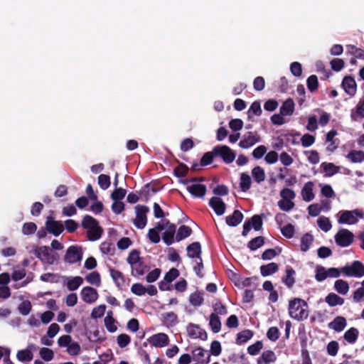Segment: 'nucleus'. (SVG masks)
Masks as SVG:
<instances>
[{
    "label": "nucleus",
    "instance_id": "0e129e2a",
    "mask_svg": "<svg viewBox=\"0 0 364 364\" xmlns=\"http://www.w3.org/2000/svg\"><path fill=\"white\" fill-rule=\"evenodd\" d=\"M305 154L307 156L308 161L311 164H317L319 163L320 157L318 153L316 151H305Z\"/></svg>",
    "mask_w": 364,
    "mask_h": 364
},
{
    "label": "nucleus",
    "instance_id": "bb28decb",
    "mask_svg": "<svg viewBox=\"0 0 364 364\" xmlns=\"http://www.w3.org/2000/svg\"><path fill=\"white\" fill-rule=\"evenodd\" d=\"M277 359L275 353L270 350H264L257 359V364H269Z\"/></svg>",
    "mask_w": 364,
    "mask_h": 364
},
{
    "label": "nucleus",
    "instance_id": "13d9d810",
    "mask_svg": "<svg viewBox=\"0 0 364 364\" xmlns=\"http://www.w3.org/2000/svg\"><path fill=\"white\" fill-rule=\"evenodd\" d=\"M106 311V306L105 304L99 305L95 307L91 312V317L97 319L104 316Z\"/></svg>",
    "mask_w": 364,
    "mask_h": 364
},
{
    "label": "nucleus",
    "instance_id": "5fc2aeb1",
    "mask_svg": "<svg viewBox=\"0 0 364 364\" xmlns=\"http://www.w3.org/2000/svg\"><path fill=\"white\" fill-rule=\"evenodd\" d=\"M264 238L261 236L256 237L248 242V247L251 250H256L264 245Z\"/></svg>",
    "mask_w": 364,
    "mask_h": 364
},
{
    "label": "nucleus",
    "instance_id": "4468645a",
    "mask_svg": "<svg viewBox=\"0 0 364 364\" xmlns=\"http://www.w3.org/2000/svg\"><path fill=\"white\" fill-rule=\"evenodd\" d=\"M46 230L55 236L60 235L64 230V226L60 221H56L48 217L46 223Z\"/></svg>",
    "mask_w": 364,
    "mask_h": 364
},
{
    "label": "nucleus",
    "instance_id": "2eb2a0df",
    "mask_svg": "<svg viewBox=\"0 0 364 364\" xmlns=\"http://www.w3.org/2000/svg\"><path fill=\"white\" fill-rule=\"evenodd\" d=\"M36 257L42 262L52 264L55 261V257L50 254L49 248L46 246H42L36 250Z\"/></svg>",
    "mask_w": 364,
    "mask_h": 364
},
{
    "label": "nucleus",
    "instance_id": "e2e57ef3",
    "mask_svg": "<svg viewBox=\"0 0 364 364\" xmlns=\"http://www.w3.org/2000/svg\"><path fill=\"white\" fill-rule=\"evenodd\" d=\"M280 196H281L282 199L289 200H292L293 201V200L296 197V193L291 188H284L280 191Z\"/></svg>",
    "mask_w": 364,
    "mask_h": 364
},
{
    "label": "nucleus",
    "instance_id": "79ce46f5",
    "mask_svg": "<svg viewBox=\"0 0 364 364\" xmlns=\"http://www.w3.org/2000/svg\"><path fill=\"white\" fill-rule=\"evenodd\" d=\"M358 331L357 328L352 327L346 331L343 335L344 339L349 343H355L358 337Z\"/></svg>",
    "mask_w": 364,
    "mask_h": 364
},
{
    "label": "nucleus",
    "instance_id": "aec40b11",
    "mask_svg": "<svg viewBox=\"0 0 364 364\" xmlns=\"http://www.w3.org/2000/svg\"><path fill=\"white\" fill-rule=\"evenodd\" d=\"M82 283L83 279L80 276L68 277L65 280V285L70 291L77 290L82 284Z\"/></svg>",
    "mask_w": 364,
    "mask_h": 364
},
{
    "label": "nucleus",
    "instance_id": "9b49d317",
    "mask_svg": "<svg viewBox=\"0 0 364 364\" xmlns=\"http://www.w3.org/2000/svg\"><path fill=\"white\" fill-rule=\"evenodd\" d=\"M260 141L261 138L257 132H249L244 134L242 139L239 142V146L242 149H248Z\"/></svg>",
    "mask_w": 364,
    "mask_h": 364
},
{
    "label": "nucleus",
    "instance_id": "7c9ffc66",
    "mask_svg": "<svg viewBox=\"0 0 364 364\" xmlns=\"http://www.w3.org/2000/svg\"><path fill=\"white\" fill-rule=\"evenodd\" d=\"M131 269L132 275L135 277L142 276L148 271L147 266L144 264L142 259L132 266Z\"/></svg>",
    "mask_w": 364,
    "mask_h": 364
},
{
    "label": "nucleus",
    "instance_id": "6e6552de",
    "mask_svg": "<svg viewBox=\"0 0 364 364\" xmlns=\"http://www.w3.org/2000/svg\"><path fill=\"white\" fill-rule=\"evenodd\" d=\"M149 208L145 205H137L135 207L136 218L134 220V225L139 229L145 228L147 223L146 215Z\"/></svg>",
    "mask_w": 364,
    "mask_h": 364
},
{
    "label": "nucleus",
    "instance_id": "603ef678",
    "mask_svg": "<svg viewBox=\"0 0 364 364\" xmlns=\"http://www.w3.org/2000/svg\"><path fill=\"white\" fill-rule=\"evenodd\" d=\"M39 355L43 360L49 362L53 359L54 352L48 348L43 347L40 349Z\"/></svg>",
    "mask_w": 364,
    "mask_h": 364
},
{
    "label": "nucleus",
    "instance_id": "2f4dec72",
    "mask_svg": "<svg viewBox=\"0 0 364 364\" xmlns=\"http://www.w3.org/2000/svg\"><path fill=\"white\" fill-rule=\"evenodd\" d=\"M279 270V266L275 262H270L260 267V273L263 277H267L276 273Z\"/></svg>",
    "mask_w": 364,
    "mask_h": 364
},
{
    "label": "nucleus",
    "instance_id": "3c124183",
    "mask_svg": "<svg viewBox=\"0 0 364 364\" xmlns=\"http://www.w3.org/2000/svg\"><path fill=\"white\" fill-rule=\"evenodd\" d=\"M326 279H327L326 268L321 265L316 266L315 269V279L318 282H321Z\"/></svg>",
    "mask_w": 364,
    "mask_h": 364
},
{
    "label": "nucleus",
    "instance_id": "338daca9",
    "mask_svg": "<svg viewBox=\"0 0 364 364\" xmlns=\"http://www.w3.org/2000/svg\"><path fill=\"white\" fill-rule=\"evenodd\" d=\"M26 276V271L23 268L15 269L11 274V279L15 282H19L24 279Z\"/></svg>",
    "mask_w": 364,
    "mask_h": 364
},
{
    "label": "nucleus",
    "instance_id": "473e14b6",
    "mask_svg": "<svg viewBox=\"0 0 364 364\" xmlns=\"http://www.w3.org/2000/svg\"><path fill=\"white\" fill-rule=\"evenodd\" d=\"M162 231V228L161 227L160 222H159L156 225L149 230L148 237L149 240L153 243H158L160 242V232Z\"/></svg>",
    "mask_w": 364,
    "mask_h": 364
},
{
    "label": "nucleus",
    "instance_id": "393cba45",
    "mask_svg": "<svg viewBox=\"0 0 364 364\" xmlns=\"http://www.w3.org/2000/svg\"><path fill=\"white\" fill-rule=\"evenodd\" d=\"M325 302L331 307H334L336 306H342L345 300L343 298L341 297L338 294L335 293H329L325 297Z\"/></svg>",
    "mask_w": 364,
    "mask_h": 364
},
{
    "label": "nucleus",
    "instance_id": "c03bdc74",
    "mask_svg": "<svg viewBox=\"0 0 364 364\" xmlns=\"http://www.w3.org/2000/svg\"><path fill=\"white\" fill-rule=\"evenodd\" d=\"M110 274L116 285L121 288L124 284V278L122 272L116 269H110Z\"/></svg>",
    "mask_w": 364,
    "mask_h": 364
},
{
    "label": "nucleus",
    "instance_id": "412c9836",
    "mask_svg": "<svg viewBox=\"0 0 364 364\" xmlns=\"http://www.w3.org/2000/svg\"><path fill=\"white\" fill-rule=\"evenodd\" d=\"M347 326V321L343 316H338L331 322L328 324L329 328L336 331L341 332Z\"/></svg>",
    "mask_w": 364,
    "mask_h": 364
},
{
    "label": "nucleus",
    "instance_id": "f3484780",
    "mask_svg": "<svg viewBox=\"0 0 364 364\" xmlns=\"http://www.w3.org/2000/svg\"><path fill=\"white\" fill-rule=\"evenodd\" d=\"M314 183L312 181H308L304 183L301 191V196L303 200L305 202H310L315 198L314 193Z\"/></svg>",
    "mask_w": 364,
    "mask_h": 364
},
{
    "label": "nucleus",
    "instance_id": "39448f33",
    "mask_svg": "<svg viewBox=\"0 0 364 364\" xmlns=\"http://www.w3.org/2000/svg\"><path fill=\"white\" fill-rule=\"evenodd\" d=\"M342 274L348 277H362L364 276V265L360 261H354L351 264L342 267Z\"/></svg>",
    "mask_w": 364,
    "mask_h": 364
},
{
    "label": "nucleus",
    "instance_id": "6ab92c4d",
    "mask_svg": "<svg viewBox=\"0 0 364 364\" xmlns=\"http://www.w3.org/2000/svg\"><path fill=\"white\" fill-rule=\"evenodd\" d=\"M337 134L336 130L332 129L326 135V143L328 144L326 149L329 152L334 151L338 146V140L334 139Z\"/></svg>",
    "mask_w": 364,
    "mask_h": 364
},
{
    "label": "nucleus",
    "instance_id": "e433bc0d",
    "mask_svg": "<svg viewBox=\"0 0 364 364\" xmlns=\"http://www.w3.org/2000/svg\"><path fill=\"white\" fill-rule=\"evenodd\" d=\"M346 158L352 163H361L364 161V151L352 150L347 154Z\"/></svg>",
    "mask_w": 364,
    "mask_h": 364
},
{
    "label": "nucleus",
    "instance_id": "69168bd1",
    "mask_svg": "<svg viewBox=\"0 0 364 364\" xmlns=\"http://www.w3.org/2000/svg\"><path fill=\"white\" fill-rule=\"evenodd\" d=\"M315 137L309 134H304L301 138V144L303 147H309L315 142Z\"/></svg>",
    "mask_w": 364,
    "mask_h": 364
},
{
    "label": "nucleus",
    "instance_id": "0eeeda50",
    "mask_svg": "<svg viewBox=\"0 0 364 364\" xmlns=\"http://www.w3.org/2000/svg\"><path fill=\"white\" fill-rule=\"evenodd\" d=\"M335 241L336 243L341 247H346L350 246L354 239V235L350 230L342 228L338 231V232L335 235Z\"/></svg>",
    "mask_w": 364,
    "mask_h": 364
},
{
    "label": "nucleus",
    "instance_id": "5701e85b",
    "mask_svg": "<svg viewBox=\"0 0 364 364\" xmlns=\"http://www.w3.org/2000/svg\"><path fill=\"white\" fill-rule=\"evenodd\" d=\"M187 331L188 335L193 338L205 339L207 337L205 331L196 324H190L187 328Z\"/></svg>",
    "mask_w": 364,
    "mask_h": 364
},
{
    "label": "nucleus",
    "instance_id": "ddd939ff",
    "mask_svg": "<svg viewBox=\"0 0 364 364\" xmlns=\"http://www.w3.org/2000/svg\"><path fill=\"white\" fill-rule=\"evenodd\" d=\"M147 341L155 348H164L168 344L169 338L166 333H159L150 336Z\"/></svg>",
    "mask_w": 364,
    "mask_h": 364
},
{
    "label": "nucleus",
    "instance_id": "4d7b16f0",
    "mask_svg": "<svg viewBox=\"0 0 364 364\" xmlns=\"http://www.w3.org/2000/svg\"><path fill=\"white\" fill-rule=\"evenodd\" d=\"M282 234L287 238H292L294 237L295 230L294 227L291 224H287L280 228Z\"/></svg>",
    "mask_w": 364,
    "mask_h": 364
},
{
    "label": "nucleus",
    "instance_id": "774afa93",
    "mask_svg": "<svg viewBox=\"0 0 364 364\" xmlns=\"http://www.w3.org/2000/svg\"><path fill=\"white\" fill-rule=\"evenodd\" d=\"M353 300L355 303L364 301V287L358 288L353 294Z\"/></svg>",
    "mask_w": 364,
    "mask_h": 364
},
{
    "label": "nucleus",
    "instance_id": "37998d69",
    "mask_svg": "<svg viewBox=\"0 0 364 364\" xmlns=\"http://www.w3.org/2000/svg\"><path fill=\"white\" fill-rule=\"evenodd\" d=\"M240 188L243 192L247 191L252 184L251 177L246 173H242L240 175Z\"/></svg>",
    "mask_w": 364,
    "mask_h": 364
},
{
    "label": "nucleus",
    "instance_id": "cd10ccee",
    "mask_svg": "<svg viewBox=\"0 0 364 364\" xmlns=\"http://www.w3.org/2000/svg\"><path fill=\"white\" fill-rule=\"evenodd\" d=\"M243 219L242 213L239 210H235L231 215L226 217V223L231 227H235L239 225Z\"/></svg>",
    "mask_w": 364,
    "mask_h": 364
},
{
    "label": "nucleus",
    "instance_id": "4c0bfd02",
    "mask_svg": "<svg viewBox=\"0 0 364 364\" xmlns=\"http://www.w3.org/2000/svg\"><path fill=\"white\" fill-rule=\"evenodd\" d=\"M314 242V236L310 233L304 234L301 238L300 250L307 252Z\"/></svg>",
    "mask_w": 364,
    "mask_h": 364
},
{
    "label": "nucleus",
    "instance_id": "de8ad7c7",
    "mask_svg": "<svg viewBox=\"0 0 364 364\" xmlns=\"http://www.w3.org/2000/svg\"><path fill=\"white\" fill-rule=\"evenodd\" d=\"M191 232H192V230L188 226L181 225L178 228L176 235V241L179 242V241L186 238L191 234Z\"/></svg>",
    "mask_w": 364,
    "mask_h": 364
},
{
    "label": "nucleus",
    "instance_id": "8fccbe9b",
    "mask_svg": "<svg viewBox=\"0 0 364 364\" xmlns=\"http://www.w3.org/2000/svg\"><path fill=\"white\" fill-rule=\"evenodd\" d=\"M278 207L282 211L289 212L292 210L295 203L292 200L282 199L277 203Z\"/></svg>",
    "mask_w": 364,
    "mask_h": 364
},
{
    "label": "nucleus",
    "instance_id": "864d4df0",
    "mask_svg": "<svg viewBox=\"0 0 364 364\" xmlns=\"http://www.w3.org/2000/svg\"><path fill=\"white\" fill-rule=\"evenodd\" d=\"M100 249L102 254L109 255H112L115 250L114 245L108 242L101 243Z\"/></svg>",
    "mask_w": 364,
    "mask_h": 364
},
{
    "label": "nucleus",
    "instance_id": "20e7f679",
    "mask_svg": "<svg viewBox=\"0 0 364 364\" xmlns=\"http://www.w3.org/2000/svg\"><path fill=\"white\" fill-rule=\"evenodd\" d=\"M183 183L186 185L187 191L196 198H203L206 193V186L200 183L197 178L186 180Z\"/></svg>",
    "mask_w": 364,
    "mask_h": 364
},
{
    "label": "nucleus",
    "instance_id": "c9c22d12",
    "mask_svg": "<svg viewBox=\"0 0 364 364\" xmlns=\"http://www.w3.org/2000/svg\"><path fill=\"white\" fill-rule=\"evenodd\" d=\"M253 336V332L251 330L246 329L239 332L237 334L236 344L242 345L250 340Z\"/></svg>",
    "mask_w": 364,
    "mask_h": 364
},
{
    "label": "nucleus",
    "instance_id": "f704fd0d",
    "mask_svg": "<svg viewBox=\"0 0 364 364\" xmlns=\"http://www.w3.org/2000/svg\"><path fill=\"white\" fill-rule=\"evenodd\" d=\"M294 111V102L291 99H288L284 102L280 107L279 112L284 116H291Z\"/></svg>",
    "mask_w": 364,
    "mask_h": 364
},
{
    "label": "nucleus",
    "instance_id": "58836bf2",
    "mask_svg": "<svg viewBox=\"0 0 364 364\" xmlns=\"http://www.w3.org/2000/svg\"><path fill=\"white\" fill-rule=\"evenodd\" d=\"M350 117L354 121H356L358 117L364 118V97L358 102L355 109L352 110Z\"/></svg>",
    "mask_w": 364,
    "mask_h": 364
},
{
    "label": "nucleus",
    "instance_id": "4be33fe9",
    "mask_svg": "<svg viewBox=\"0 0 364 364\" xmlns=\"http://www.w3.org/2000/svg\"><path fill=\"white\" fill-rule=\"evenodd\" d=\"M32 349H35L33 344L28 345L26 349L18 350L16 354L17 359L21 362H29L32 360L33 357L31 352Z\"/></svg>",
    "mask_w": 364,
    "mask_h": 364
},
{
    "label": "nucleus",
    "instance_id": "1a4fd4ad",
    "mask_svg": "<svg viewBox=\"0 0 364 364\" xmlns=\"http://www.w3.org/2000/svg\"><path fill=\"white\" fill-rule=\"evenodd\" d=\"M162 230H165L163 234V240L167 245H171L174 241V234L176 232V225L171 223L168 220L164 219L160 221Z\"/></svg>",
    "mask_w": 364,
    "mask_h": 364
},
{
    "label": "nucleus",
    "instance_id": "dca6fc26",
    "mask_svg": "<svg viewBox=\"0 0 364 364\" xmlns=\"http://www.w3.org/2000/svg\"><path fill=\"white\" fill-rule=\"evenodd\" d=\"M193 360L201 364L208 363L210 361V353L200 347L195 348L192 351Z\"/></svg>",
    "mask_w": 364,
    "mask_h": 364
},
{
    "label": "nucleus",
    "instance_id": "f257e3e1",
    "mask_svg": "<svg viewBox=\"0 0 364 364\" xmlns=\"http://www.w3.org/2000/svg\"><path fill=\"white\" fill-rule=\"evenodd\" d=\"M288 312L291 318L298 321L307 319L309 314L307 303L300 298H294L289 301Z\"/></svg>",
    "mask_w": 364,
    "mask_h": 364
},
{
    "label": "nucleus",
    "instance_id": "9d476101",
    "mask_svg": "<svg viewBox=\"0 0 364 364\" xmlns=\"http://www.w3.org/2000/svg\"><path fill=\"white\" fill-rule=\"evenodd\" d=\"M82 259V250L77 246L69 247L64 256V261L69 264L80 262Z\"/></svg>",
    "mask_w": 364,
    "mask_h": 364
},
{
    "label": "nucleus",
    "instance_id": "052dcab7",
    "mask_svg": "<svg viewBox=\"0 0 364 364\" xmlns=\"http://www.w3.org/2000/svg\"><path fill=\"white\" fill-rule=\"evenodd\" d=\"M142 259L139 256V252L134 250L130 252L129 254L127 261L130 264V266H133L134 264L139 262Z\"/></svg>",
    "mask_w": 364,
    "mask_h": 364
},
{
    "label": "nucleus",
    "instance_id": "c85d7f7f",
    "mask_svg": "<svg viewBox=\"0 0 364 364\" xmlns=\"http://www.w3.org/2000/svg\"><path fill=\"white\" fill-rule=\"evenodd\" d=\"M295 274L296 272L292 267H287L286 275L282 279V282L289 289H291L295 283Z\"/></svg>",
    "mask_w": 364,
    "mask_h": 364
},
{
    "label": "nucleus",
    "instance_id": "b1692460",
    "mask_svg": "<svg viewBox=\"0 0 364 364\" xmlns=\"http://www.w3.org/2000/svg\"><path fill=\"white\" fill-rule=\"evenodd\" d=\"M320 167L326 177H331L340 171V167L333 163L323 162Z\"/></svg>",
    "mask_w": 364,
    "mask_h": 364
},
{
    "label": "nucleus",
    "instance_id": "49530a36",
    "mask_svg": "<svg viewBox=\"0 0 364 364\" xmlns=\"http://www.w3.org/2000/svg\"><path fill=\"white\" fill-rule=\"evenodd\" d=\"M85 279L89 284L96 286L97 287L101 285L100 275L97 272H92L88 274L85 277Z\"/></svg>",
    "mask_w": 364,
    "mask_h": 364
},
{
    "label": "nucleus",
    "instance_id": "f8f14e48",
    "mask_svg": "<svg viewBox=\"0 0 364 364\" xmlns=\"http://www.w3.org/2000/svg\"><path fill=\"white\" fill-rule=\"evenodd\" d=\"M80 296L84 302L90 304L95 303L99 297L97 291L91 287H83Z\"/></svg>",
    "mask_w": 364,
    "mask_h": 364
},
{
    "label": "nucleus",
    "instance_id": "7ed1b4c3",
    "mask_svg": "<svg viewBox=\"0 0 364 364\" xmlns=\"http://www.w3.org/2000/svg\"><path fill=\"white\" fill-rule=\"evenodd\" d=\"M82 226L87 230L88 239L91 241L98 240L103 232L97 220L90 215H85L82 221Z\"/></svg>",
    "mask_w": 364,
    "mask_h": 364
},
{
    "label": "nucleus",
    "instance_id": "09e8293b",
    "mask_svg": "<svg viewBox=\"0 0 364 364\" xmlns=\"http://www.w3.org/2000/svg\"><path fill=\"white\" fill-rule=\"evenodd\" d=\"M341 85L345 91L348 90H356V82L352 76H346L342 81Z\"/></svg>",
    "mask_w": 364,
    "mask_h": 364
},
{
    "label": "nucleus",
    "instance_id": "a211bd4d",
    "mask_svg": "<svg viewBox=\"0 0 364 364\" xmlns=\"http://www.w3.org/2000/svg\"><path fill=\"white\" fill-rule=\"evenodd\" d=\"M209 205L213 209L215 214L222 215L225 213L226 205L219 197H213L209 200Z\"/></svg>",
    "mask_w": 364,
    "mask_h": 364
},
{
    "label": "nucleus",
    "instance_id": "a18cd8bd",
    "mask_svg": "<svg viewBox=\"0 0 364 364\" xmlns=\"http://www.w3.org/2000/svg\"><path fill=\"white\" fill-rule=\"evenodd\" d=\"M317 225L319 228L325 232H328L332 228L329 218L325 216H321L318 218L317 220Z\"/></svg>",
    "mask_w": 364,
    "mask_h": 364
},
{
    "label": "nucleus",
    "instance_id": "bf43d9fd",
    "mask_svg": "<svg viewBox=\"0 0 364 364\" xmlns=\"http://www.w3.org/2000/svg\"><path fill=\"white\" fill-rule=\"evenodd\" d=\"M307 88L309 91H314L318 89V81L316 75H310L306 80Z\"/></svg>",
    "mask_w": 364,
    "mask_h": 364
},
{
    "label": "nucleus",
    "instance_id": "6e6d98bb",
    "mask_svg": "<svg viewBox=\"0 0 364 364\" xmlns=\"http://www.w3.org/2000/svg\"><path fill=\"white\" fill-rule=\"evenodd\" d=\"M275 88L279 91H287L290 88L288 80L285 77H281L278 80L274 82Z\"/></svg>",
    "mask_w": 364,
    "mask_h": 364
},
{
    "label": "nucleus",
    "instance_id": "a19ab883",
    "mask_svg": "<svg viewBox=\"0 0 364 364\" xmlns=\"http://www.w3.org/2000/svg\"><path fill=\"white\" fill-rule=\"evenodd\" d=\"M252 176L254 181L257 183L264 181L266 177L264 168L259 166L252 168Z\"/></svg>",
    "mask_w": 364,
    "mask_h": 364
},
{
    "label": "nucleus",
    "instance_id": "a878e982",
    "mask_svg": "<svg viewBox=\"0 0 364 364\" xmlns=\"http://www.w3.org/2000/svg\"><path fill=\"white\" fill-rule=\"evenodd\" d=\"M105 326L107 330L110 333H114L117 330V321L113 318V312L109 311L107 313V316L104 319Z\"/></svg>",
    "mask_w": 364,
    "mask_h": 364
},
{
    "label": "nucleus",
    "instance_id": "f03ea898",
    "mask_svg": "<svg viewBox=\"0 0 364 364\" xmlns=\"http://www.w3.org/2000/svg\"><path fill=\"white\" fill-rule=\"evenodd\" d=\"M336 218L338 224L352 225L364 218V212L358 208L352 210H342L336 213Z\"/></svg>",
    "mask_w": 364,
    "mask_h": 364
},
{
    "label": "nucleus",
    "instance_id": "680f3d73",
    "mask_svg": "<svg viewBox=\"0 0 364 364\" xmlns=\"http://www.w3.org/2000/svg\"><path fill=\"white\" fill-rule=\"evenodd\" d=\"M263 343L258 341L247 348V353L251 355H257L262 349Z\"/></svg>",
    "mask_w": 364,
    "mask_h": 364
},
{
    "label": "nucleus",
    "instance_id": "72a5a7b5",
    "mask_svg": "<svg viewBox=\"0 0 364 364\" xmlns=\"http://www.w3.org/2000/svg\"><path fill=\"white\" fill-rule=\"evenodd\" d=\"M333 288L337 293L341 295H346L349 291L350 287L346 281L343 279H337L334 282Z\"/></svg>",
    "mask_w": 364,
    "mask_h": 364
},
{
    "label": "nucleus",
    "instance_id": "ea45409f",
    "mask_svg": "<svg viewBox=\"0 0 364 364\" xmlns=\"http://www.w3.org/2000/svg\"><path fill=\"white\" fill-rule=\"evenodd\" d=\"M209 326L212 331L215 333H218L221 330V321L218 315L211 314L210 316Z\"/></svg>",
    "mask_w": 364,
    "mask_h": 364
},
{
    "label": "nucleus",
    "instance_id": "c756f323",
    "mask_svg": "<svg viewBox=\"0 0 364 364\" xmlns=\"http://www.w3.org/2000/svg\"><path fill=\"white\" fill-rule=\"evenodd\" d=\"M201 247L200 244L198 242H193L187 247V255L191 258H197L198 259L200 257Z\"/></svg>",
    "mask_w": 364,
    "mask_h": 364
},
{
    "label": "nucleus",
    "instance_id": "423d86ee",
    "mask_svg": "<svg viewBox=\"0 0 364 364\" xmlns=\"http://www.w3.org/2000/svg\"><path fill=\"white\" fill-rule=\"evenodd\" d=\"M213 153L216 157H220L225 164L234 161L236 154L233 150L226 145H218L213 149Z\"/></svg>",
    "mask_w": 364,
    "mask_h": 364
}]
</instances>
